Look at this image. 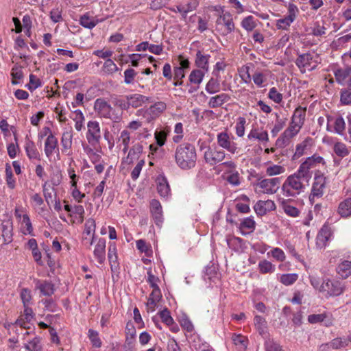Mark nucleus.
I'll list each match as a JSON object with an SVG mask.
<instances>
[{"instance_id":"nucleus-1","label":"nucleus","mask_w":351,"mask_h":351,"mask_svg":"<svg viewBox=\"0 0 351 351\" xmlns=\"http://www.w3.org/2000/svg\"><path fill=\"white\" fill-rule=\"evenodd\" d=\"M175 161L183 170H189L196 165L197 154L195 146L189 143L179 145L175 151Z\"/></svg>"},{"instance_id":"nucleus-2","label":"nucleus","mask_w":351,"mask_h":351,"mask_svg":"<svg viewBox=\"0 0 351 351\" xmlns=\"http://www.w3.org/2000/svg\"><path fill=\"white\" fill-rule=\"evenodd\" d=\"M311 179L304 178L298 169L285 180L282 186L283 193L287 197H295L303 192Z\"/></svg>"},{"instance_id":"nucleus-3","label":"nucleus","mask_w":351,"mask_h":351,"mask_svg":"<svg viewBox=\"0 0 351 351\" xmlns=\"http://www.w3.org/2000/svg\"><path fill=\"white\" fill-rule=\"evenodd\" d=\"M326 180L327 178L323 172L318 169L315 171L313 183L309 195V201L311 204H313L316 199L323 196L326 186Z\"/></svg>"},{"instance_id":"nucleus-4","label":"nucleus","mask_w":351,"mask_h":351,"mask_svg":"<svg viewBox=\"0 0 351 351\" xmlns=\"http://www.w3.org/2000/svg\"><path fill=\"white\" fill-rule=\"evenodd\" d=\"M319 164L326 165V161L323 157L315 154L313 156L306 158V160L301 163L298 170L302 176H304V178L306 177L311 179L312 172L311 170L315 168Z\"/></svg>"},{"instance_id":"nucleus-5","label":"nucleus","mask_w":351,"mask_h":351,"mask_svg":"<svg viewBox=\"0 0 351 351\" xmlns=\"http://www.w3.org/2000/svg\"><path fill=\"white\" fill-rule=\"evenodd\" d=\"M302 128V126L291 121L288 128L277 138L276 141V146L280 148L287 147L289 144L291 139L300 132Z\"/></svg>"},{"instance_id":"nucleus-6","label":"nucleus","mask_w":351,"mask_h":351,"mask_svg":"<svg viewBox=\"0 0 351 351\" xmlns=\"http://www.w3.org/2000/svg\"><path fill=\"white\" fill-rule=\"evenodd\" d=\"M86 139L88 143L96 147L99 145L101 139V132L99 122L97 121H90L87 123Z\"/></svg>"},{"instance_id":"nucleus-7","label":"nucleus","mask_w":351,"mask_h":351,"mask_svg":"<svg viewBox=\"0 0 351 351\" xmlns=\"http://www.w3.org/2000/svg\"><path fill=\"white\" fill-rule=\"evenodd\" d=\"M226 154L222 149L216 146L208 147L204 153L205 162L210 166H214L222 162L226 158Z\"/></svg>"},{"instance_id":"nucleus-8","label":"nucleus","mask_w":351,"mask_h":351,"mask_svg":"<svg viewBox=\"0 0 351 351\" xmlns=\"http://www.w3.org/2000/svg\"><path fill=\"white\" fill-rule=\"evenodd\" d=\"M321 287V292H326L328 296L332 297L341 295L345 290L343 284L339 280H324Z\"/></svg>"},{"instance_id":"nucleus-9","label":"nucleus","mask_w":351,"mask_h":351,"mask_svg":"<svg viewBox=\"0 0 351 351\" xmlns=\"http://www.w3.org/2000/svg\"><path fill=\"white\" fill-rule=\"evenodd\" d=\"M232 138L226 132H221L217 135V142L219 147L226 149L230 153L234 154L238 152V147L236 143H234Z\"/></svg>"},{"instance_id":"nucleus-10","label":"nucleus","mask_w":351,"mask_h":351,"mask_svg":"<svg viewBox=\"0 0 351 351\" xmlns=\"http://www.w3.org/2000/svg\"><path fill=\"white\" fill-rule=\"evenodd\" d=\"M280 183L279 178L259 179L256 186L261 189V192L266 194H274L277 192Z\"/></svg>"},{"instance_id":"nucleus-11","label":"nucleus","mask_w":351,"mask_h":351,"mask_svg":"<svg viewBox=\"0 0 351 351\" xmlns=\"http://www.w3.org/2000/svg\"><path fill=\"white\" fill-rule=\"evenodd\" d=\"M313 56L311 53L300 54L295 60V64L298 66L301 72L304 73L306 70L312 71L316 65H312Z\"/></svg>"},{"instance_id":"nucleus-12","label":"nucleus","mask_w":351,"mask_h":351,"mask_svg":"<svg viewBox=\"0 0 351 351\" xmlns=\"http://www.w3.org/2000/svg\"><path fill=\"white\" fill-rule=\"evenodd\" d=\"M216 24L217 26H225L222 32L223 35H228L234 30V23L230 12H226L220 15L216 21Z\"/></svg>"},{"instance_id":"nucleus-13","label":"nucleus","mask_w":351,"mask_h":351,"mask_svg":"<svg viewBox=\"0 0 351 351\" xmlns=\"http://www.w3.org/2000/svg\"><path fill=\"white\" fill-rule=\"evenodd\" d=\"M3 244L7 245L13 241V222L12 219L3 220L0 226Z\"/></svg>"},{"instance_id":"nucleus-14","label":"nucleus","mask_w":351,"mask_h":351,"mask_svg":"<svg viewBox=\"0 0 351 351\" xmlns=\"http://www.w3.org/2000/svg\"><path fill=\"white\" fill-rule=\"evenodd\" d=\"M94 109L101 117L110 118L112 108L104 99L98 98L95 100Z\"/></svg>"},{"instance_id":"nucleus-15","label":"nucleus","mask_w":351,"mask_h":351,"mask_svg":"<svg viewBox=\"0 0 351 351\" xmlns=\"http://www.w3.org/2000/svg\"><path fill=\"white\" fill-rule=\"evenodd\" d=\"M136 328L132 324L128 323L125 328V341L124 348L126 351H132L136 342Z\"/></svg>"},{"instance_id":"nucleus-16","label":"nucleus","mask_w":351,"mask_h":351,"mask_svg":"<svg viewBox=\"0 0 351 351\" xmlns=\"http://www.w3.org/2000/svg\"><path fill=\"white\" fill-rule=\"evenodd\" d=\"M254 209L258 215L263 216L267 212L274 210L276 204L274 201L268 199L266 201L259 200L256 203Z\"/></svg>"},{"instance_id":"nucleus-17","label":"nucleus","mask_w":351,"mask_h":351,"mask_svg":"<svg viewBox=\"0 0 351 351\" xmlns=\"http://www.w3.org/2000/svg\"><path fill=\"white\" fill-rule=\"evenodd\" d=\"M108 258L112 274H116L119 270V263L117 254V247L114 243H110L108 247Z\"/></svg>"},{"instance_id":"nucleus-18","label":"nucleus","mask_w":351,"mask_h":351,"mask_svg":"<svg viewBox=\"0 0 351 351\" xmlns=\"http://www.w3.org/2000/svg\"><path fill=\"white\" fill-rule=\"evenodd\" d=\"M106 243L104 239H99L93 251L94 257L100 265H103L106 260Z\"/></svg>"},{"instance_id":"nucleus-19","label":"nucleus","mask_w":351,"mask_h":351,"mask_svg":"<svg viewBox=\"0 0 351 351\" xmlns=\"http://www.w3.org/2000/svg\"><path fill=\"white\" fill-rule=\"evenodd\" d=\"M334 75L339 84L345 85L351 76V66L336 69L334 71Z\"/></svg>"},{"instance_id":"nucleus-20","label":"nucleus","mask_w":351,"mask_h":351,"mask_svg":"<svg viewBox=\"0 0 351 351\" xmlns=\"http://www.w3.org/2000/svg\"><path fill=\"white\" fill-rule=\"evenodd\" d=\"M58 141L54 134H50L45 141L44 151L46 156L49 158L56 151L58 152Z\"/></svg>"},{"instance_id":"nucleus-21","label":"nucleus","mask_w":351,"mask_h":351,"mask_svg":"<svg viewBox=\"0 0 351 351\" xmlns=\"http://www.w3.org/2000/svg\"><path fill=\"white\" fill-rule=\"evenodd\" d=\"M331 236L330 230L328 226H323L316 237V245L318 248H324Z\"/></svg>"},{"instance_id":"nucleus-22","label":"nucleus","mask_w":351,"mask_h":351,"mask_svg":"<svg viewBox=\"0 0 351 351\" xmlns=\"http://www.w3.org/2000/svg\"><path fill=\"white\" fill-rule=\"evenodd\" d=\"M280 206L283 211L289 217H297L300 211L298 208L293 205V202L290 199H282L280 202Z\"/></svg>"},{"instance_id":"nucleus-23","label":"nucleus","mask_w":351,"mask_h":351,"mask_svg":"<svg viewBox=\"0 0 351 351\" xmlns=\"http://www.w3.org/2000/svg\"><path fill=\"white\" fill-rule=\"evenodd\" d=\"M33 317L34 313L32 309L30 307L24 308L23 315L16 320L14 324L23 328H29V327L27 324L33 319Z\"/></svg>"},{"instance_id":"nucleus-24","label":"nucleus","mask_w":351,"mask_h":351,"mask_svg":"<svg viewBox=\"0 0 351 351\" xmlns=\"http://www.w3.org/2000/svg\"><path fill=\"white\" fill-rule=\"evenodd\" d=\"M25 150L29 159L30 160H40V154L38 149L36 147L35 143L27 139L25 144Z\"/></svg>"},{"instance_id":"nucleus-25","label":"nucleus","mask_w":351,"mask_h":351,"mask_svg":"<svg viewBox=\"0 0 351 351\" xmlns=\"http://www.w3.org/2000/svg\"><path fill=\"white\" fill-rule=\"evenodd\" d=\"M311 143L312 138L308 137L306 138L300 143H298L295 147V152L293 157V159L299 158L304 154H306L311 146Z\"/></svg>"},{"instance_id":"nucleus-26","label":"nucleus","mask_w":351,"mask_h":351,"mask_svg":"<svg viewBox=\"0 0 351 351\" xmlns=\"http://www.w3.org/2000/svg\"><path fill=\"white\" fill-rule=\"evenodd\" d=\"M157 190L160 195L162 197H167L170 194V186L167 179L162 176L157 178Z\"/></svg>"},{"instance_id":"nucleus-27","label":"nucleus","mask_w":351,"mask_h":351,"mask_svg":"<svg viewBox=\"0 0 351 351\" xmlns=\"http://www.w3.org/2000/svg\"><path fill=\"white\" fill-rule=\"evenodd\" d=\"M62 152L66 155H69V151L73 144V132L71 130L65 131L62 133L61 137Z\"/></svg>"},{"instance_id":"nucleus-28","label":"nucleus","mask_w":351,"mask_h":351,"mask_svg":"<svg viewBox=\"0 0 351 351\" xmlns=\"http://www.w3.org/2000/svg\"><path fill=\"white\" fill-rule=\"evenodd\" d=\"M36 288L40 290L43 295L51 296L55 292V285L50 281L43 280L38 281Z\"/></svg>"},{"instance_id":"nucleus-29","label":"nucleus","mask_w":351,"mask_h":351,"mask_svg":"<svg viewBox=\"0 0 351 351\" xmlns=\"http://www.w3.org/2000/svg\"><path fill=\"white\" fill-rule=\"evenodd\" d=\"M205 72L201 69H194L191 72L189 80L191 84L195 86V90L199 88V84L204 79Z\"/></svg>"},{"instance_id":"nucleus-30","label":"nucleus","mask_w":351,"mask_h":351,"mask_svg":"<svg viewBox=\"0 0 351 351\" xmlns=\"http://www.w3.org/2000/svg\"><path fill=\"white\" fill-rule=\"evenodd\" d=\"M230 99L229 95L221 93L216 96L210 97L208 101V106L211 108H215L221 106L223 104Z\"/></svg>"},{"instance_id":"nucleus-31","label":"nucleus","mask_w":351,"mask_h":351,"mask_svg":"<svg viewBox=\"0 0 351 351\" xmlns=\"http://www.w3.org/2000/svg\"><path fill=\"white\" fill-rule=\"evenodd\" d=\"M95 221L93 219L90 218L86 220L84 225L83 235L86 234V236H89L90 237L88 241L89 245H91L93 243L95 233Z\"/></svg>"},{"instance_id":"nucleus-32","label":"nucleus","mask_w":351,"mask_h":351,"mask_svg":"<svg viewBox=\"0 0 351 351\" xmlns=\"http://www.w3.org/2000/svg\"><path fill=\"white\" fill-rule=\"evenodd\" d=\"M337 213L343 218L351 216V197H348L339 203Z\"/></svg>"},{"instance_id":"nucleus-33","label":"nucleus","mask_w":351,"mask_h":351,"mask_svg":"<svg viewBox=\"0 0 351 351\" xmlns=\"http://www.w3.org/2000/svg\"><path fill=\"white\" fill-rule=\"evenodd\" d=\"M129 107L134 108L141 106L143 104L148 101V97L141 94H133L128 95Z\"/></svg>"},{"instance_id":"nucleus-34","label":"nucleus","mask_w":351,"mask_h":351,"mask_svg":"<svg viewBox=\"0 0 351 351\" xmlns=\"http://www.w3.org/2000/svg\"><path fill=\"white\" fill-rule=\"evenodd\" d=\"M210 55H204L201 51L198 50L196 53L195 63V65L201 70L208 71V60Z\"/></svg>"},{"instance_id":"nucleus-35","label":"nucleus","mask_w":351,"mask_h":351,"mask_svg":"<svg viewBox=\"0 0 351 351\" xmlns=\"http://www.w3.org/2000/svg\"><path fill=\"white\" fill-rule=\"evenodd\" d=\"M256 223L252 217L244 219L239 225V229L242 234H247L255 230Z\"/></svg>"},{"instance_id":"nucleus-36","label":"nucleus","mask_w":351,"mask_h":351,"mask_svg":"<svg viewBox=\"0 0 351 351\" xmlns=\"http://www.w3.org/2000/svg\"><path fill=\"white\" fill-rule=\"evenodd\" d=\"M306 108L299 106L296 108L291 117V121L301 126H303L306 117Z\"/></svg>"},{"instance_id":"nucleus-37","label":"nucleus","mask_w":351,"mask_h":351,"mask_svg":"<svg viewBox=\"0 0 351 351\" xmlns=\"http://www.w3.org/2000/svg\"><path fill=\"white\" fill-rule=\"evenodd\" d=\"M21 232L23 234L34 235L33 226L27 214L23 215V219L21 221Z\"/></svg>"},{"instance_id":"nucleus-38","label":"nucleus","mask_w":351,"mask_h":351,"mask_svg":"<svg viewBox=\"0 0 351 351\" xmlns=\"http://www.w3.org/2000/svg\"><path fill=\"white\" fill-rule=\"evenodd\" d=\"M143 145L141 143H136L130 148L127 156L129 163H132L134 160L138 158L139 155L143 152Z\"/></svg>"},{"instance_id":"nucleus-39","label":"nucleus","mask_w":351,"mask_h":351,"mask_svg":"<svg viewBox=\"0 0 351 351\" xmlns=\"http://www.w3.org/2000/svg\"><path fill=\"white\" fill-rule=\"evenodd\" d=\"M337 271L343 278H348L351 274V262L344 261L339 265Z\"/></svg>"},{"instance_id":"nucleus-40","label":"nucleus","mask_w":351,"mask_h":351,"mask_svg":"<svg viewBox=\"0 0 351 351\" xmlns=\"http://www.w3.org/2000/svg\"><path fill=\"white\" fill-rule=\"evenodd\" d=\"M99 21L95 20L94 18L90 17L88 14L81 16L80 19V23L85 28L93 29L98 23Z\"/></svg>"},{"instance_id":"nucleus-41","label":"nucleus","mask_w":351,"mask_h":351,"mask_svg":"<svg viewBox=\"0 0 351 351\" xmlns=\"http://www.w3.org/2000/svg\"><path fill=\"white\" fill-rule=\"evenodd\" d=\"M254 325L260 335H263L267 332V322L262 316L256 315L254 319Z\"/></svg>"},{"instance_id":"nucleus-42","label":"nucleus","mask_w":351,"mask_h":351,"mask_svg":"<svg viewBox=\"0 0 351 351\" xmlns=\"http://www.w3.org/2000/svg\"><path fill=\"white\" fill-rule=\"evenodd\" d=\"M25 348L27 351H42L41 339L37 337H34L25 344Z\"/></svg>"},{"instance_id":"nucleus-43","label":"nucleus","mask_w":351,"mask_h":351,"mask_svg":"<svg viewBox=\"0 0 351 351\" xmlns=\"http://www.w3.org/2000/svg\"><path fill=\"white\" fill-rule=\"evenodd\" d=\"M167 108V105L163 101H158L151 106L147 110L149 114H152L154 117L158 116L162 113Z\"/></svg>"},{"instance_id":"nucleus-44","label":"nucleus","mask_w":351,"mask_h":351,"mask_svg":"<svg viewBox=\"0 0 351 351\" xmlns=\"http://www.w3.org/2000/svg\"><path fill=\"white\" fill-rule=\"evenodd\" d=\"M328 27L326 23L315 22L313 27L312 28V34L315 36H325L326 35Z\"/></svg>"},{"instance_id":"nucleus-45","label":"nucleus","mask_w":351,"mask_h":351,"mask_svg":"<svg viewBox=\"0 0 351 351\" xmlns=\"http://www.w3.org/2000/svg\"><path fill=\"white\" fill-rule=\"evenodd\" d=\"M241 27L247 32H252L256 27L254 18L250 15L245 17L241 22Z\"/></svg>"},{"instance_id":"nucleus-46","label":"nucleus","mask_w":351,"mask_h":351,"mask_svg":"<svg viewBox=\"0 0 351 351\" xmlns=\"http://www.w3.org/2000/svg\"><path fill=\"white\" fill-rule=\"evenodd\" d=\"M250 140L258 139L260 141H268L269 137L267 131L258 132L256 130H252L247 135Z\"/></svg>"},{"instance_id":"nucleus-47","label":"nucleus","mask_w":351,"mask_h":351,"mask_svg":"<svg viewBox=\"0 0 351 351\" xmlns=\"http://www.w3.org/2000/svg\"><path fill=\"white\" fill-rule=\"evenodd\" d=\"M5 181L8 187L10 189H14L16 186V181L14 178V175L11 167L7 164L5 167Z\"/></svg>"},{"instance_id":"nucleus-48","label":"nucleus","mask_w":351,"mask_h":351,"mask_svg":"<svg viewBox=\"0 0 351 351\" xmlns=\"http://www.w3.org/2000/svg\"><path fill=\"white\" fill-rule=\"evenodd\" d=\"M350 341L348 339L335 338L329 342V346L332 349H340L348 346Z\"/></svg>"},{"instance_id":"nucleus-49","label":"nucleus","mask_w":351,"mask_h":351,"mask_svg":"<svg viewBox=\"0 0 351 351\" xmlns=\"http://www.w3.org/2000/svg\"><path fill=\"white\" fill-rule=\"evenodd\" d=\"M206 90L210 94H215L220 90V84L217 79L211 77L206 85Z\"/></svg>"},{"instance_id":"nucleus-50","label":"nucleus","mask_w":351,"mask_h":351,"mask_svg":"<svg viewBox=\"0 0 351 351\" xmlns=\"http://www.w3.org/2000/svg\"><path fill=\"white\" fill-rule=\"evenodd\" d=\"M334 152L339 157L343 158L348 155L349 151L346 145L341 142L336 143L334 145Z\"/></svg>"},{"instance_id":"nucleus-51","label":"nucleus","mask_w":351,"mask_h":351,"mask_svg":"<svg viewBox=\"0 0 351 351\" xmlns=\"http://www.w3.org/2000/svg\"><path fill=\"white\" fill-rule=\"evenodd\" d=\"M258 267L262 274L273 273L275 271V266L266 260L261 261Z\"/></svg>"},{"instance_id":"nucleus-52","label":"nucleus","mask_w":351,"mask_h":351,"mask_svg":"<svg viewBox=\"0 0 351 351\" xmlns=\"http://www.w3.org/2000/svg\"><path fill=\"white\" fill-rule=\"evenodd\" d=\"M346 129V123L341 117L335 118L334 121V130L338 134L342 135Z\"/></svg>"},{"instance_id":"nucleus-53","label":"nucleus","mask_w":351,"mask_h":351,"mask_svg":"<svg viewBox=\"0 0 351 351\" xmlns=\"http://www.w3.org/2000/svg\"><path fill=\"white\" fill-rule=\"evenodd\" d=\"M297 280L298 275L296 274H282L280 278V282L286 286L293 284Z\"/></svg>"},{"instance_id":"nucleus-54","label":"nucleus","mask_w":351,"mask_h":351,"mask_svg":"<svg viewBox=\"0 0 351 351\" xmlns=\"http://www.w3.org/2000/svg\"><path fill=\"white\" fill-rule=\"evenodd\" d=\"M254 83L258 87H263V84L267 81L266 75L261 71H256L252 75Z\"/></svg>"},{"instance_id":"nucleus-55","label":"nucleus","mask_w":351,"mask_h":351,"mask_svg":"<svg viewBox=\"0 0 351 351\" xmlns=\"http://www.w3.org/2000/svg\"><path fill=\"white\" fill-rule=\"evenodd\" d=\"M293 22V21L291 18L286 16L283 19L277 20L276 25L278 29L287 30Z\"/></svg>"},{"instance_id":"nucleus-56","label":"nucleus","mask_w":351,"mask_h":351,"mask_svg":"<svg viewBox=\"0 0 351 351\" xmlns=\"http://www.w3.org/2000/svg\"><path fill=\"white\" fill-rule=\"evenodd\" d=\"M246 124V119L245 117H240L237 119L236 124V134L238 136L242 137L245 134V125Z\"/></svg>"},{"instance_id":"nucleus-57","label":"nucleus","mask_w":351,"mask_h":351,"mask_svg":"<svg viewBox=\"0 0 351 351\" xmlns=\"http://www.w3.org/2000/svg\"><path fill=\"white\" fill-rule=\"evenodd\" d=\"M20 296L23 302L24 308L29 307L32 300L31 291L27 289H22L20 293Z\"/></svg>"},{"instance_id":"nucleus-58","label":"nucleus","mask_w":351,"mask_h":351,"mask_svg":"<svg viewBox=\"0 0 351 351\" xmlns=\"http://www.w3.org/2000/svg\"><path fill=\"white\" fill-rule=\"evenodd\" d=\"M118 70L116 64L111 60L108 59L105 61L103 66V71L108 74H112Z\"/></svg>"},{"instance_id":"nucleus-59","label":"nucleus","mask_w":351,"mask_h":351,"mask_svg":"<svg viewBox=\"0 0 351 351\" xmlns=\"http://www.w3.org/2000/svg\"><path fill=\"white\" fill-rule=\"evenodd\" d=\"M120 139L121 140L123 145V152L125 154L129 149V144L130 141V132L126 130H123L120 135Z\"/></svg>"},{"instance_id":"nucleus-60","label":"nucleus","mask_w":351,"mask_h":351,"mask_svg":"<svg viewBox=\"0 0 351 351\" xmlns=\"http://www.w3.org/2000/svg\"><path fill=\"white\" fill-rule=\"evenodd\" d=\"M276 121L274 126V128L271 130V133L273 136H276L285 125L287 119H279V116L278 114H276Z\"/></svg>"},{"instance_id":"nucleus-61","label":"nucleus","mask_w":351,"mask_h":351,"mask_svg":"<svg viewBox=\"0 0 351 351\" xmlns=\"http://www.w3.org/2000/svg\"><path fill=\"white\" fill-rule=\"evenodd\" d=\"M160 317L163 323L167 326L173 324V319L171 316L170 312L167 308H165L159 313Z\"/></svg>"},{"instance_id":"nucleus-62","label":"nucleus","mask_w":351,"mask_h":351,"mask_svg":"<svg viewBox=\"0 0 351 351\" xmlns=\"http://www.w3.org/2000/svg\"><path fill=\"white\" fill-rule=\"evenodd\" d=\"M285 171V168L280 165H272L266 169V173L269 176L279 175Z\"/></svg>"},{"instance_id":"nucleus-63","label":"nucleus","mask_w":351,"mask_h":351,"mask_svg":"<svg viewBox=\"0 0 351 351\" xmlns=\"http://www.w3.org/2000/svg\"><path fill=\"white\" fill-rule=\"evenodd\" d=\"M268 97L277 104H280L282 100V95L278 92L275 87L270 88Z\"/></svg>"},{"instance_id":"nucleus-64","label":"nucleus","mask_w":351,"mask_h":351,"mask_svg":"<svg viewBox=\"0 0 351 351\" xmlns=\"http://www.w3.org/2000/svg\"><path fill=\"white\" fill-rule=\"evenodd\" d=\"M341 102L344 105L351 104V91L349 89H342L341 90Z\"/></svg>"}]
</instances>
